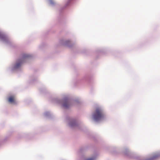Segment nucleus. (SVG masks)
Here are the masks:
<instances>
[{
	"label": "nucleus",
	"mask_w": 160,
	"mask_h": 160,
	"mask_svg": "<svg viewBox=\"0 0 160 160\" xmlns=\"http://www.w3.org/2000/svg\"><path fill=\"white\" fill-rule=\"evenodd\" d=\"M28 57V56L26 55H23V58L19 60L16 63L15 67L16 68H18L19 67L24 61V59Z\"/></svg>",
	"instance_id": "f03ea898"
},
{
	"label": "nucleus",
	"mask_w": 160,
	"mask_h": 160,
	"mask_svg": "<svg viewBox=\"0 0 160 160\" xmlns=\"http://www.w3.org/2000/svg\"><path fill=\"white\" fill-rule=\"evenodd\" d=\"M8 101L11 103H16V99L14 96H10L8 98Z\"/></svg>",
	"instance_id": "7ed1b4c3"
},
{
	"label": "nucleus",
	"mask_w": 160,
	"mask_h": 160,
	"mask_svg": "<svg viewBox=\"0 0 160 160\" xmlns=\"http://www.w3.org/2000/svg\"><path fill=\"white\" fill-rule=\"evenodd\" d=\"M70 42V41H66L67 43H68V42Z\"/></svg>",
	"instance_id": "6e6552de"
},
{
	"label": "nucleus",
	"mask_w": 160,
	"mask_h": 160,
	"mask_svg": "<svg viewBox=\"0 0 160 160\" xmlns=\"http://www.w3.org/2000/svg\"><path fill=\"white\" fill-rule=\"evenodd\" d=\"M104 117L105 114L102 109L100 107L97 108L93 115L94 120L98 121L103 118Z\"/></svg>",
	"instance_id": "f257e3e1"
},
{
	"label": "nucleus",
	"mask_w": 160,
	"mask_h": 160,
	"mask_svg": "<svg viewBox=\"0 0 160 160\" xmlns=\"http://www.w3.org/2000/svg\"><path fill=\"white\" fill-rule=\"evenodd\" d=\"M94 159L93 158H90L86 159L85 160H94Z\"/></svg>",
	"instance_id": "423d86ee"
},
{
	"label": "nucleus",
	"mask_w": 160,
	"mask_h": 160,
	"mask_svg": "<svg viewBox=\"0 0 160 160\" xmlns=\"http://www.w3.org/2000/svg\"><path fill=\"white\" fill-rule=\"evenodd\" d=\"M6 38V36L3 33L0 32V38L1 39H5Z\"/></svg>",
	"instance_id": "39448f33"
},
{
	"label": "nucleus",
	"mask_w": 160,
	"mask_h": 160,
	"mask_svg": "<svg viewBox=\"0 0 160 160\" xmlns=\"http://www.w3.org/2000/svg\"><path fill=\"white\" fill-rule=\"evenodd\" d=\"M70 106V104L68 102H65L63 105V107L65 108H67Z\"/></svg>",
	"instance_id": "20e7f679"
},
{
	"label": "nucleus",
	"mask_w": 160,
	"mask_h": 160,
	"mask_svg": "<svg viewBox=\"0 0 160 160\" xmlns=\"http://www.w3.org/2000/svg\"><path fill=\"white\" fill-rule=\"evenodd\" d=\"M157 157L156 156H153V159H154V158H155Z\"/></svg>",
	"instance_id": "0eeeda50"
}]
</instances>
